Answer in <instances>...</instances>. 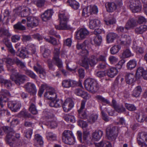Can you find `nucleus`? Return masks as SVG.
Instances as JSON below:
<instances>
[{
	"mask_svg": "<svg viewBox=\"0 0 147 147\" xmlns=\"http://www.w3.org/2000/svg\"><path fill=\"white\" fill-rule=\"evenodd\" d=\"M86 41H84L82 44L78 43L77 45V48L79 50L81 49V54L82 57L81 60L80 62V65L86 69L88 68V59L87 56L88 55V52L85 49Z\"/></svg>",
	"mask_w": 147,
	"mask_h": 147,
	"instance_id": "obj_1",
	"label": "nucleus"
},
{
	"mask_svg": "<svg viewBox=\"0 0 147 147\" xmlns=\"http://www.w3.org/2000/svg\"><path fill=\"white\" fill-rule=\"evenodd\" d=\"M84 84L86 88L88 91L93 93L96 92L99 88L98 84L94 79L90 78H87L85 81Z\"/></svg>",
	"mask_w": 147,
	"mask_h": 147,
	"instance_id": "obj_2",
	"label": "nucleus"
},
{
	"mask_svg": "<svg viewBox=\"0 0 147 147\" xmlns=\"http://www.w3.org/2000/svg\"><path fill=\"white\" fill-rule=\"evenodd\" d=\"M5 133H7L6 139L7 142L10 146H12L13 144L11 142V137L12 138V140H13L12 135L14 134V132L12 130V129L8 126H3L1 127L0 129V135H3Z\"/></svg>",
	"mask_w": 147,
	"mask_h": 147,
	"instance_id": "obj_3",
	"label": "nucleus"
},
{
	"mask_svg": "<svg viewBox=\"0 0 147 147\" xmlns=\"http://www.w3.org/2000/svg\"><path fill=\"white\" fill-rule=\"evenodd\" d=\"M26 78V76L18 73H13L10 76L11 79L18 85L23 84Z\"/></svg>",
	"mask_w": 147,
	"mask_h": 147,
	"instance_id": "obj_4",
	"label": "nucleus"
},
{
	"mask_svg": "<svg viewBox=\"0 0 147 147\" xmlns=\"http://www.w3.org/2000/svg\"><path fill=\"white\" fill-rule=\"evenodd\" d=\"M118 131V129L117 127H107L106 133L108 139L111 141H114L117 136Z\"/></svg>",
	"mask_w": 147,
	"mask_h": 147,
	"instance_id": "obj_5",
	"label": "nucleus"
},
{
	"mask_svg": "<svg viewBox=\"0 0 147 147\" xmlns=\"http://www.w3.org/2000/svg\"><path fill=\"white\" fill-rule=\"evenodd\" d=\"M46 120L48 123V125L51 128H55L57 126V123L54 115L49 112H45Z\"/></svg>",
	"mask_w": 147,
	"mask_h": 147,
	"instance_id": "obj_6",
	"label": "nucleus"
},
{
	"mask_svg": "<svg viewBox=\"0 0 147 147\" xmlns=\"http://www.w3.org/2000/svg\"><path fill=\"white\" fill-rule=\"evenodd\" d=\"M60 47H55L53 51L54 56L52 59L53 62L59 68L62 67L63 64L61 60L59 58Z\"/></svg>",
	"mask_w": 147,
	"mask_h": 147,
	"instance_id": "obj_7",
	"label": "nucleus"
},
{
	"mask_svg": "<svg viewBox=\"0 0 147 147\" xmlns=\"http://www.w3.org/2000/svg\"><path fill=\"white\" fill-rule=\"evenodd\" d=\"M15 12L19 14L21 17H26L31 13L30 9L27 7H20L15 9Z\"/></svg>",
	"mask_w": 147,
	"mask_h": 147,
	"instance_id": "obj_8",
	"label": "nucleus"
},
{
	"mask_svg": "<svg viewBox=\"0 0 147 147\" xmlns=\"http://www.w3.org/2000/svg\"><path fill=\"white\" fill-rule=\"evenodd\" d=\"M129 7L133 12L135 13L140 12L141 9L140 3L138 0H131L130 1Z\"/></svg>",
	"mask_w": 147,
	"mask_h": 147,
	"instance_id": "obj_9",
	"label": "nucleus"
},
{
	"mask_svg": "<svg viewBox=\"0 0 147 147\" xmlns=\"http://www.w3.org/2000/svg\"><path fill=\"white\" fill-rule=\"evenodd\" d=\"M8 107L13 112H17L20 110L21 107L20 102L18 100L9 101L8 103Z\"/></svg>",
	"mask_w": 147,
	"mask_h": 147,
	"instance_id": "obj_10",
	"label": "nucleus"
},
{
	"mask_svg": "<svg viewBox=\"0 0 147 147\" xmlns=\"http://www.w3.org/2000/svg\"><path fill=\"white\" fill-rule=\"evenodd\" d=\"M89 32L85 28H82L76 32V38L78 40L83 39L89 34Z\"/></svg>",
	"mask_w": 147,
	"mask_h": 147,
	"instance_id": "obj_11",
	"label": "nucleus"
},
{
	"mask_svg": "<svg viewBox=\"0 0 147 147\" xmlns=\"http://www.w3.org/2000/svg\"><path fill=\"white\" fill-rule=\"evenodd\" d=\"M138 144L141 146H147V134L144 132L140 133L137 138Z\"/></svg>",
	"mask_w": 147,
	"mask_h": 147,
	"instance_id": "obj_12",
	"label": "nucleus"
},
{
	"mask_svg": "<svg viewBox=\"0 0 147 147\" xmlns=\"http://www.w3.org/2000/svg\"><path fill=\"white\" fill-rule=\"evenodd\" d=\"M44 96L48 99L53 100L57 98V94L55 89L51 88L45 92Z\"/></svg>",
	"mask_w": 147,
	"mask_h": 147,
	"instance_id": "obj_13",
	"label": "nucleus"
},
{
	"mask_svg": "<svg viewBox=\"0 0 147 147\" xmlns=\"http://www.w3.org/2000/svg\"><path fill=\"white\" fill-rule=\"evenodd\" d=\"M27 26L28 27L32 28L36 26L38 24V20L37 18L33 17H29L26 18Z\"/></svg>",
	"mask_w": 147,
	"mask_h": 147,
	"instance_id": "obj_14",
	"label": "nucleus"
},
{
	"mask_svg": "<svg viewBox=\"0 0 147 147\" xmlns=\"http://www.w3.org/2000/svg\"><path fill=\"white\" fill-rule=\"evenodd\" d=\"M73 107V102L70 98L66 99L63 105V109L65 112L69 111Z\"/></svg>",
	"mask_w": 147,
	"mask_h": 147,
	"instance_id": "obj_15",
	"label": "nucleus"
},
{
	"mask_svg": "<svg viewBox=\"0 0 147 147\" xmlns=\"http://www.w3.org/2000/svg\"><path fill=\"white\" fill-rule=\"evenodd\" d=\"M26 90L31 94H35L37 90L34 84L30 82L27 83L24 86Z\"/></svg>",
	"mask_w": 147,
	"mask_h": 147,
	"instance_id": "obj_16",
	"label": "nucleus"
},
{
	"mask_svg": "<svg viewBox=\"0 0 147 147\" xmlns=\"http://www.w3.org/2000/svg\"><path fill=\"white\" fill-rule=\"evenodd\" d=\"M53 13V9H48L41 15V18L42 20L46 21L51 18Z\"/></svg>",
	"mask_w": 147,
	"mask_h": 147,
	"instance_id": "obj_17",
	"label": "nucleus"
},
{
	"mask_svg": "<svg viewBox=\"0 0 147 147\" xmlns=\"http://www.w3.org/2000/svg\"><path fill=\"white\" fill-rule=\"evenodd\" d=\"M86 101L85 100H82L81 104V107L80 109L78 110L79 115L82 119H86L87 117V115L85 112L83 111L84 109Z\"/></svg>",
	"mask_w": 147,
	"mask_h": 147,
	"instance_id": "obj_18",
	"label": "nucleus"
},
{
	"mask_svg": "<svg viewBox=\"0 0 147 147\" xmlns=\"http://www.w3.org/2000/svg\"><path fill=\"white\" fill-rule=\"evenodd\" d=\"M62 84L63 87L67 88L75 86L77 85V82L70 79L65 80H63Z\"/></svg>",
	"mask_w": 147,
	"mask_h": 147,
	"instance_id": "obj_19",
	"label": "nucleus"
},
{
	"mask_svg": "<svg viewBox=\"0 0 147 147\" xmlns=\"http://www.w3.org/2000/svg\"><path fill=\"white\" fill-rule=\"evenodd\" d=\"M137 21L134 19H130L126 24L125 28L127 30L133 28L137 26Z\"/></svg>",
	"mask_w": 147,
	"mask_h": 147,
	"instance_id": "obj_20",
	"label": "nucleus"
},
{
	"mask_svg": "<svg viewBox=\"0 0 147 147\" xmlns=\"http://www.w3.org/2000/svg\"><path fill=\"white\" fill-rule=\"evenodd\" d=\"M74 93L77 95L81 96L82 98L86 99H88L90 96L87 92L80 88H77L75 89Z\"/></svg>",
	"mask_w": 147,
	"mask_h": 147,
	"instance_id": "obj_21",
	"label": "nucleus"
},
{
	"mask_svg": "<svg viewBox=\"0 0 147 147\" xmlns=\"http://www.w3.org/2000/svg\"><path fill=\"white\" fill-rule=\"evenodd\" d=\"M121 43L125 45H129L131 42L130 37L128 35L122 34L121 39Z\"/></svg>",
	"mask_w": 147,
	"mask_h": 147,
	"instance_id": "obj_22",
	"label": "nucleus"
},
{
	"mask_svg": "<svg viewBox=\"0 0 147 147\" xmlns=\"http://www.w3.org/2000/svg\"><path fill=\"white\" fill-rule=\"evenodd\" d=\"M100 21L98 19H90L89 20V27L91 29H94L97 27L101 25Z\"/></svg>",
	"mask_w": 147,
	"mask_h": 147,
	"instance_id": "obj_23",
	"label": "nucleus"
},
{
	"mask_svg": "<svg viewBox=\"0 0 147 147\" xmlns=\"http://www.w3.org/2000/svg\"><path fill=\"white\" fill-rule=\"evenodd\" d=\"M16 60V59L13 60L9 58H7L6 59L5 61L7 69L11 72H14L15 71V70L12 67V65L14 64V62H15V60Z\"/></svg>",
	"mask_w": 147,
	"mask_h": 147,
	"instance_id": "obj_24",
	"label": "nucleus"
},
{
	"mask_svg": "<svg viewBox=\"0 0 147 147\" xmlns=\"http://www.w3.org/2000/svg\"><path fill=\"white\" fill-rule=\"evenodd\" d=\"M103 134V132L100 130L96 131L92 134V140L94 141H98L100 140Z\"/></svg>",
	"mask_w": 147,
	"mask_h": 147,
	"instance_id": "obj_25",
	"label": "nucleus"
},
{
	"mask_svg": "<svg viewBox=\"0 0 147 147\" xmlns=\"http://www.w3.org/2000/svg\"><path fill=\"white\" fill-rule=\"evenodd\" d=\"M10 96V93L6 90L2 89L0 92V98L2 101L6 102L8 100L7 97Z\"/></svg>",
	"mask_w": 147,
	"mask_h": 147,
	"instance_id": "obj_26",
	"label": "nucleus"
},
{
	"mask_svg": "<svg viewBox=\"0 0 147 147\" xmlns=\"http://www.w3.org/2000/svg\"><path fill=\"white\" fill-rule=\"evenodd\" d=\"M135 75L133 73H127L125 78L127 83L131 84L135 81Z\"/></svg>",
	"mask_w": 147,
	"mask_h": 147,
	"instance_id": "obj_27",
	"label": "nucleus"
},
{
	"mask_svg": "<svg viewBox=\"0 0 147 147\" xmlns=\"http://www.w3.org/2000/svg\"><path fill=\"white\" fill-rule=\"evenodd\" d=\"M0 83L3 84L5 87L8 89L10 88L12 86V83L10 80L4 78L3 77L0 75Z\"/></svg>",
	"mask_w": 147,
	"mask_h": 147,
	"instance_id": "obj_28",
	"label": "nucleus"
},
{
	"mask_svg": "<svg viewBox=\"0 0 147 147\" xmlns=\"http://www.w3.org/2000/svg\"><path fill=\"white\" fill-rule=\"evenodd\" d=\"M107 11L109 12H113L116 9L117 6L113 2L108 3L105 5Z\"/></svg>",
	"mask_w": 147,
	"mask_h": 147,
	"instance_id": "obj_29",
	"label": "nucleus"
},
{
	"mask_svg": "<svg viewBox=\"0 0 147 147\" xmlns=\"http://www.w3.org/2000/svg\"><path fill=\"white\" fill-rule=\"evenodd\" d=\"M118 73V71L116 68L112 67L108 70L107 75L109 77L113 78Z\"/></svg>",
	"mask_w": 147,
	"mask_h": 147,
	"instance_id": "obj_30",
	"label": "nucleus"
},
{
	"mask_svg": "<svg viewBox=\"0 0 147 147\" xmlns=\"http://www.w3.org/2000/svg\"><path fill=\"white\" fill-rule=\"evenodd\" d=\"M55 28L59 30L69 29L70 28L69 26L67 24V22H60L59 25H55Z\"/></svg>",
	"mask_w": 147,
	"mask_h": 147,
	"instance_id": "obj_31",
	"label": "nucleus"
},
{
	"mask_svg": "<svg viewBox=\"0 0 147 147\" xmlns=\"http://www.w3.org/2000/svg\"><path fill=\"white\" fill-rule=\"evenodd\" d=\"M34 70L39 74L40 77L44 79L46 76V71L44 69L42 68L38 69L36 66H34Z\"/></svg>",
	"mask_w": 147,
	"mask_h": 147,
	"instance_id": "obj_32",
	"label": "nucleus"
},
{
	"mask_svg": "<svg viewBox=\"0 0 147 147\" xmlns=\"http://www.w3.org/2000/svg\"><path fill=\"white\" fill-rule=\"evenodd\" d=\"M117 37V34L111 32L107 35V41L108 43H110L113 42L114 40Z\"/></svg>",
	"mask_w": 147,
	"mask_h": 147,
	"instance_id": "obj_33",
	"label": "nucleus"
},
{
	"mask_svg": "<svg viewBox=\"0 0 147 147\" xmlns=\"http://www.w3.org/2000/svg\"><path fill=\"white\" fill-rule=\"evenodd\" d=\"M147 30V26L146 25H141L135 28V32L138 34H142Z\"/></svg>",
	"mask_w": 147,
	"mask_h": 147,
	"instance_id": "obj_34",
	"label": "nucleus"
},
{
	"mask_svg": "<svg viewBox=\"0 0 147 147\" xmlns=\"http://www.w3.org/2000/svg\"><path fill=\"white\" fill-rule=\"evenodd\" d=\"M35 142L36 145L39 147L38 145L40 146L43 145V142L42 138L41 136L39 134H36L35 136Z\"/></svg>",
	"mask_w": 147,
	"mask_h": 147,
	"instance_id": "obj_35",
	"label": "nucleus"
},
{
	"mask_svg": "<svg viewBox=\"0 0 147 147\" xmlns=\"http://www.w3.org/2000/svg\"><path fill=\"white\" fill-rule=\"evenodd\" d=\"M63 103L62 101L61 100H54L51 101L49 104L50 106L55 108L61 107Z\"/></svg>",
	"mask_w": 147,
	"mask_h": 147,
	"instance_id": "obj_36",
	"label": "nucleus"
},
{
	"mask_svg": "<svg viewBox=\"0 0 147 147\" xmlns=\"http://www.w3.org/2000/svg\"><path fill=\"white\" fill-rule=\"evenodd\" d=\"M96 146L97 147H112L111 144L109 142L105 140L96 143Z\"/></svg>",
	"mask_w": 147,
	"mask_h": 147,
	"instance_id": "obj_37",
	"label": "nucleus"
},
{
	"mask_svg": "<svg viewBox=\"0 0 147 147\" xmlns=\"http://www.w3.org/2000/svg\"><path fill=\"white\" fill-rule=\"evenodd\" d=\"M67 2L71 8L75 9H77L79 7V3L75 0H67Z\"/></svg>",
	"mask_w": 147,
	"mask_h": 147,
	"instance_id": "obj_38",
	"label": "nucleus"
},
{
	"mask_svg": "<svg viewBox=\"0 0 147 147\" xmlns=\"http://www.w3.org/2000/svg\"><path fill=\"white\" fill-rule=\"evenodd\" d=\"M136 65V61L135 60L133 59L130 60L127 63L126 66L128 69L131 70L134 68Z\"/></svg>",
	"mask_w": 147,
	"mask_h": 147,
	"instance_id": "obj_39",
	"label": "nucleus"
},
{
	"mask_svg": "<svg viewBox=\"0 0 147 147\" xmlns=\"http://www.w3.org/2000/svg\"><path fill=\"white\" fill-rule=\"evenodd\" d=\"M142 91L141 86H138L136 87L133 91L132 95L135 97L139 96Z\"/></svg>",
	"mask_w": 147,
	"mask_h": 147,
	"instance_id": "obj_40",
	"label": "nucleus"
},
{
	"mask_svg": "<svg viewBox=\"0 0 147 147\" xmlns=\"http://www.w3.org/2000/svg\"><path fill=\"white\" fill-rule=\"evenodd\" d=\"M40 51L42 54L43 57L45 58H46L49 56L51 53L50 50L43 46L41 47Z\"/></svg>",
	"mask_w": 147,
	"mask_h": 147,
	"instance_id": "obj_41",
	"label": "nucleus"
},
{
	"mask_svg": "<svg viewBox=\"0 0 147 147\" xmlns=\"http://www.w3.org/2000/svg\"><path fill=\"white\" fill-rule=\"evenodd\" d=\"M46 136L47 139L48 140L54 141L56 139V135L52 132H47Z\"/></svg>",
	"mask_w": 147,
	"mask_h": 147,
	"instance_id": "obj_42",
	"label": "nucleus"
},
{
	"mask_svg": "<svg viewBox=\"0 0 147 147\" xmlns=\"http://www.w3.org/2000/svg\"><path fill=\"white\" fill-rule=\"evenodd\" d=\"M133 55L131 51L129 49H126L123 51L122 54V57L127 58Z\"/></svg>",
	"mask_w": 147,
	"mask_h": 147,
	"instance_id": "obj_43",
	"label": "nucleus"
},
{
	"mask_svg": "<svg viewBox=\"0 0 147 147\" xmlns=\"http://www.w3.org/2000/svg\"><path fill=\"white\" fill-rule=\"evenodd\" d=\"M33 100H31L30 102L31 105L29 109V111L33 114H36L37 113V111L36 109L34 103L32 102Z\"/></svg>",
	"mask_w": 147,
	"mask_h": 147,
	"instance_id": "obj_44",
	"label": "nucleus"
},
{
	"mask_svg": "<svg viewBox=\"0 0 147 147\" xmlns=\"http://www.w3.org/2000/svg\"><path fill=\"white\" fill-rule=\"evenodd\" d=\"M69 18V16L66 15L64 13H60L59 15V19L60 20V22H67Z\"/></svg>",
	"mask_w": 147,
	"mask_h": 147,
	"instance_id": "obj_45",
	"label": "nucleus"
},
{
	"mask_svg": "<svg viewBox=\"0 0 147 147\" xmlns=\"http://www.w3.org/2000/svg\"><path fill=\"white\" fill-rule=\"evenodd\" d=\"M15 62L19 67L26 70V67L25 63L21 61L17 58H16V60H15Z\"/></svg>",
	"mask_w": 147,
	"mask_h": 147,
	"instance_id": "obj_46",
	"label": "nucleus"
},
{
	"mask_svg": "<svg viewBox=\"0 0 147 147\" xmlns=\"http://www.w3.org/2000/svg\"><path fill=\"white\" fill-rule=\"evenodd\" d=\"M120 49L121 47L119 45H115L111 48V53L112 54H115L118 52Z\"/></svg>",
	"mask_w": 147,
	"mask_h": 147,
	"instance_id": "obj_47",
	"label": "nucleus"
},
{
	"mask_svg": "<svg viewBox=\"0 0 147 147\" xmlns=\"http://www.w3.org/2000/svg\"><path fill=\"white\" fill-rule=\"evenodd\" d=\"M97 57L95 56H92L89 60V63L91 66L95 65L98 62Z\"/></svg>",
	"mask_w": 147,
	"mask_h": 147,
	"instance_id": "obj_48",
	"label": "nucleus"
},
{
	"mask_svg": "<svg viewBox=\"0 0 147 147\" xmlns=\"http://www.w3.org/2000/svg\"><path fill=\"white\" fill-rule=\"evenodd\" d=\"M98 115L96 114H93L91 115L89 117L88 121L90 123H93L97 119Z\"/></svg>",
	"mask_w": 147,
	"mask_h": 147,
	"instance_id": "obj_49",
	"label": "nucleus"
},
{
	"mask_svg": "<svg viewBox=\"0 0 147 147\" xmlns=\"http://www.w3.org/2000/svg\"><path fill=\"white\" fill-rule=\"evenodd\" d=\"M66 138L63 139V141L65 143L69 145H71L74 144V140L72 137H69L68 138Z\"/></svg>",
	"mask_w": 147,
	"mask_h": 147,
	"instance_id": "obj_50",
	"label": "nucleus"
},
{
	"mask_svg": "<svg viewBox=\"0 0 147 147\" xmlns=\"http://www.w3.org/2000/svg\"><path fill=\"white\" fill-rule=\"evenodd\" d=\"M31 53L30 51L22 49L20 52L19 56L22 58H24L27 57V55L30 54Z\"/></svg>",
	"mask_w": 147,
	"mask_h": 147,
	"instance_id": "obj_51",
	"label": "nucleus"
},
{
	"mask_svg": "<svg viewBox=\"0 0 147 147\" xmlns=\"http://www.w3.org/2000/svg\"><path fill=\"white\" fill-rule=\"evenodd\" d=\"M63 135L62 140L63 139H65V138H68L72 136V132L69 130H65L63 132Z\"/></svg>",
	"mask_w": 147,
	"mask_h": 147,
	"instance_id": "obj_52",
	"label": "nucleus"
},
{
	"mask_svg": "<svg viewBox=\"0 0 147 147\" xmlns=\"http://www.w3.org/2000/svg\"><path fill=\"white\" fill-rule=\"evenodd\" d=\"M96 97L98 100L101 101L104 103L108 104H109L110 103V102L109 100L102 97L101 96L97 95L96 96Z\"/></svg>",
	"mask_w": 147,
	"mask_h": 147,
	"instance_id": "obj_53",
	"label": "nucleus"
},
{
	"mask_svg": "<svg viewBox=\"0 0 147 147\" xmlns=\"http://www.w3.org/2000/svg\"><path fill=\"white\" fill-rule=\"evenodd\" d=\"M104 21L107 25L113 24L115 23L116 20L115 19L111 18L109 19L105 18Z\"/></svg>",
	"mask_w": 147,
	"mask_h": 147,
	"instance_id": "obj_54",
	"label": "nucleus"
},
{
	"mask_svg": "<svg viewBox=\"0 0 147 147\" xmlns=\"http://www.w3.org/2000/svg\"><path fill=\"white\" fill-rule=\"evenodd\" d=\"M44 39L46 41L51 43L53 45H57L56 40L55 38L52 37H50L49 38H47L45 37L44 38Z\"/></svg>",
	"mask_w": 147,
	"mask_h": 147,
	"instance_id": "obj_55",
	"label": "nucleus"
},
{
	"mask_svg": "<svg viewBox=\"0 0 147 147\" xmlns=\"http://www.w3.org/2000/svg\"><path fill=\"white\" fill-rule=\"evenodd\" d=\"M15 29L21 30H24L26 29L25 27L23 26L21 22H18L17 24L14 25Z\"/></svg>",
	"mask_w": 147,
	"mask_h": 147,
	"instance_id": "obj_56",
	"label": "nucleus"
},
{
	"mask_svg": "<svg viewBox=\"0 0 147 147\" xmlns=\"http://www.w3.org/2000/svg\"><path fill=\"white\" fill-rule=\"evenodd\" d=\"M125 107L127 110L130 111H134L136 110V107L132 104L125 103Z\"/></svg>",
	"mask_w": 147,
	"mask_h": 147,
	"instance_id": "obj_57",
	"label": "nucleus"
},
{
	"mask_svg": "<svg viewBox=\"0 0 147 147\" xmlns=\"http://www.w3.org/2000/svg\"><path fill=\"white\" fill-rule=\"evenodd\" d=\"M25 74L33 79H36L37 77V76L33 71L29 70H26Z\"/></svg>",
	"mask_w": 147,
	"mask_h": 147,
	"instance_id": "obj_58",
	"label": "nucleus"
},
{
	"mask_svg": "<svg viewBox=\"0 0 147 147\" xmlns=\"http://www.w3.org/2000/svg\"><path fill=\"white\" fill-rule=\"evenodd\" d=\"M90 13L91 14H97L98 12L97 7L95 5L91 6L90 7Z\"/></svg>",
	"mask_w": 147,
	"mask_h": 147,
	"instance_id": "obj_59",
	"label": "nucleus"
},
{
	"mask_svg": "<svg viewBox=\"0 0 147 147\" xmlns=\"http://www.w3.org/2000/svg\"><path fill=\"white\" fill-rule=\"evenodd\" d=\"M144 115L142 113L138 114L136 115V119L137 121L139 122H143L145 120Z\"/></svg>",
	"mask_w": 147,
	"mask_h": 147,
	"instance_id": "obj_60",
	"label": "nucleus"
},
{
	"mask_svg": "<svg viewBox=\"0 0 147 147\" xmlns=\"http://www.w3.org/2000/svg\"><path fill=\"white\" fill-rule=\"evenodd\" d=\"M102 41V37L100 36H96L94 39L95 44L97 45H100Z\"/></svg>",
	"mask_w": 147,
	"mask_h": 147,
	"instance_id": "obj_61",
	"label": "nucleus"
},
{
	"mask_svg": "<svg viewBox=\"0 0 147 147\" xmlns=\"http://www.w3.org/2000/svg\"><path fill=\"white\" fill-rule=\"evenodd\" d=\"M108 59L110 63L112 64L115 63L118 61V58L113 56H110Z\"/></svg>",
	"mask_w": 147,
	"mask_h": 147,
	"instance_id": "obj_62",
	"label": "nucleus"
},
{
	"mask_svg": "<svg viewBox=\"0 0 147 147\" xmlns=\"http://www.w3.org/2000/svg\"><path fill=\"white\" fill-rule=\"evenodd\" d=\"M9 33L7 30H5L3 28L0 29V36H2L4 35L9 36Z\"/></svg>",
	"mask_w": 147,
	"mask_h": 147,
	"instance_id": "obj_63",
	"label": "nucleus"
},
{
	"mask_svg": "<svg viewBox=\"0 0 147 147\" xmlns=\"http://www.w3.org/2000/svg\"><path fill=\"white\" fill-rule=\"evenodd\" d=\"M32 133V130L29 129L25 132V135L27 138L30 139L31 138Z\"/></svg>",
	"mask_w": 147,
	"mask_h": 147,
	"instance_id": "obj_64",
	"label": "nucleus"
}]
</instances>
